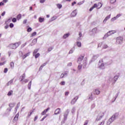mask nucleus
Returning <instances> with one entry per match:
<instances>
[{
  "label": "nucleus",
  "instance_id": "aec40b11",
  "mask_svg": "<svg viewBox=\"0 0 125 125\" xmlns=\"http://www.w3.org/2000/svg\"><path fill=\"white\" fill-rule=\"evenodd\" d=\"M15 105V104L14 103H11L9 104V106L10 108H13L14 106Z\"/></svg>",
  "mask_w": 125,
  "mask_h": 125
},
{
  "label": "nucleus",
  "instance_id": "6e6d98bb",
  "mask_svg": "<svg viewBox=\"0 0 125 125\" xmlns=\"http://www.w3.org/2000/svg\"><path fill=\"white\" fill-rule=\"evenodd\" d=\"M37 120H38V116H36L35 117L34 119V121L36 122V121H37Z\"/></svg>",
  "mask_w": 125,
  "mask_h": 125
},
{
  "label": "nucleus",
  "instance_id": "7c9ffc66",
  "mask_svg": "<svg viewBox=\"0 0 125 125\" xmlns=\"http://www.w3.org/2000/svg\"><path fill=\"white\" fill-rule=\"evenodd\" d=\"M116 0H110V3L113 4V3H115V2H116Z\"/></svg>",
  "mask_w": 125,
  "mask_h": 125
},
{
  "label": "nucleus",
  "instance_id": "13d9d810",
  "mask_svg": "<svg viewBox=\"0 0 125 125\" xmlns=\"http://www.w3.org/2000/svg\"><path fill=\"white\" fill-rule=\"evenodd\" d=\"M107 19H104V21H103V23H104V24H106V22H107Z\"/></svg>",
  "mask_w": 125,
  "mask_h": 125
},
{
  "label": "nucleus",
  "instance_id": "8fccbe9b",
  "mask_svg": "<svg viewBox=\"0 0 125 125\" xmlns=\"http://www.w3.org/2000/svg\"><path fill=\"white\" fill-rule=\"evenodd\" d=\"M64 74L62 73L60 76V78L61 79H63V78H64Z\"/></svg>",
  "mask_w": 125,
  "mask_h": 125
},
{
  "label": "nucleus",
  "instance_id": "ddd939ff",
  "mask_svg": "<svg viewBox=\"0 0 125 125\" xmlns=\"http://www.w3.org/2000/svg\"><path fill=\"white\" fill-rule=\"evenodd\" d=\"M99 68L100 69H102V70L105 69V66L104 65V63H102L99 66Z\"/></svg>",
  "mask_w": 125,
  "mask_h": 125
},
{
  "label": "nucleus",
  "instance_id": "393cba45",
  "mask_svg": "<svg viewBox=\"0 0 125 125\" xmlns=\"http://www.w3.org/2000/svg\"><path fill=\"white\" fill-rule=\"evenodd\" d=\"M39 50L40 49H36L33 52V55L35 56V54H36L37 52H38Z\"/></svg>",
  "mask_w": 125,
  "mask_h": 125
},
{
  "label": "nucleus",
  "instance_id": "e433bc0d",
  "mask_svg": "<svg viewBox=\"0 0 125 125\" xmlns=\"http://www.w3.org/2000/svg\"><path fill=\"white\" fill-rule=\"evenodd\" d=\"M78 69L79 71H82V65H78Z\"/></svg>",
  "mask_w": 125,
  "mask_h": 125
},
{
  "label": "nucleus",
  "instance_id": "412c9836",
  "mask_svg": "<svg viewBox=\"0 0 125 125\" xmlns=\"http://www.w3.org/2000/svg\"><path fill=\"white\" fill-rule=\"evenodd\" d=\"M74 50H75V47L73 48H72L70 51L68 53L69 54H72L74 52Z\"/></svg>",
  "mask_w": 125,
  "mask_h": 125
},
{
  "label": "nucleus",
  "instance_id": "9d476101",
  "mask_svg": "<svg viewBox=\"0 0 125 125\" xmlns=\"http://www.w3.org/2000/svg\"><path fill=\"white\" fill-rule=\"evenodd\" d=\"M49 110H50V107L47 108V109H46L43 111V112L41 113V115H42V116H43V115H44L45 114H46V112H48V111H49Z\"/></svg>",
  "mask_w": 125,
  "mask_h": 125
},
{
  "label": "nucleus",
  "instance_id": "a211bd4d",
  "mask_svg": "<svg viewBox=\"0 0 125 125\" xmlns=\"http://www.w3.org/2000/svg\"><path fill=\"white\" fill-rule=\"evenodd\" d=\"M21 17L22 15H21V14H19L17 17V20H20Z\"/></svg>",
  "mask_w": 125,
  "mask_h": 125
},
{
  "label": "nucleus",
  "instance_id": "a878e982",
  "mask_svg": "<svg viewBox=\"0 0 125 125\" xmlns=\"http://www.w3.org/2000/svg\"><path fill=\"white\" fill-rule=\"evenodd\" d=\"M77 44L78 47H81L82 46V43H81L80 42H77Z\"/></svg>",
  "mask_w": 125,
  "mask_h": 125
},
{
  "label": "nucleus",
  "instance_id": "4d7b16f0",
  "mask_svg": "<svg viewBox=\"0 0 125 125\" xmlns=\"http://www.w3.org/2000/svg\"><path fill=\"white\" fill-rule=\"evenodd\" d=\"M44 1H45V0H40V2L41 3H43V2H44Z\"/></svg>",
  "mask_w": 125,
  "mask_h": 125
},
{
  "label": "nucleus",
  "instance_id": "9b49d317",
  "mask_svg": "<svg viewBox=\"0 0 125 125\" xmlns=\"http://www.w3.org/2000/svg\"><path fill=\"white\" fill-rule=\"evenodd\" d=\"M98 57H99V55H96L94 56L91 60V62H93V61H94V60H96V59H97V58H98Z\"/></svg>",
  "mask_w": 125,
  "mask_h": 125
},
{
  "label": "nucleus",
  "instance_id": "09e8293b",
  "mask_svg": "<svg viewBox=\"0 0 125 125\" xmlns=\"http://www.w3.org/2000/svg\"><path fill=\"white\" fill-rule=\"evenodd\" d=\"M8 71V69H7V68H4V73H7Z\"/></svg>",
  "mask_w": 125,
  "mask_h": 125
},
{
  "label": "nucleus",
  "instance_id": "603ef678",
  "mask_svg": "<svg viewBox=\"0 0 125 125\" xmlns=\"http://www.w3.org/2000/svg\"><path fill=\"white\" fill-rule=\"evenodd\" d=\"M76 3H77V2L74 1L72 3L71 6H74V5H75V4H76Z\"/></svg>",
  "mask_w": 125,
  "mask_h": 125
},
{
  "label": "nucleus",
  "instance_id": "c03bdc74",
  "mask_svg": "<svg viewBox=\"0 0 125 125\" xmlns=\"http://www.w3.org/2000/svg\"><path fill=\"white\" fill-rule=\"evenodd\" d=\"M36 35H37V32H34L31 34V36H32V37H35V36H36Z\"/></svg>",
  "mask_w": 125,
  "mask_h": 125
},
{
  "label": "nucleus",
  "instance_id": "e2e57ef3",
  "mask_svg": "<svg viewBox=\"0 0 125 125\" xmlns=\"http://www.w3.org/2000/svg\"><path fill=\"white\" fill-rule=\"evenodd\" d=\"M110 15H109V16H107L106 18H105V19L106 20H109L110 19Z\"/></svg>",
  "mask_w": 125,
  "mask_h": 125
},
{
  "label": "nucleus",
  "instance_id": "2f4dec72",
  "mask_svg": "<svg viewBox=\"0 0 125 125\" xmlns=\"http://www.w3.org/2000/svg\"><path fill=\"white\" fill-rule=\"evenodd\" d=\"M54 47H51L50 48H48V51L49 52L50 51H51L52 50V49H53Z\"/></svg>",
  "mask_w": 125,
  "mask_h": 125
},
{
  "label": "nucleus",
  "instance_id": "f257e3e1",
  "mask_svg": "<svg viewBox=\"0 0 125 125\" xmlns=\"http://www.w3.org/2000/svg\"><path fill=\"white\" fill-rule=\"evenodd\" d=\"M119 116V113H116L115 114H114V115H113L109 120L106 123V125H111V124H112V123H113V122H114V121H115V120H116V119H117V118H118V116Z\"/></svg>",
  "mask_w": 125,
  "mask_h": 125
},
{
  "label": "nucleus",
  "instance_id": "4c0bfd02",
  "mask_svg": "<svg viewBox=\"0 0 125 125\" xmlns=\"http://www.w3.org/2000/svg\"><path fill=\"white\" fill-rule=\"evenodd\" d=\"M9 27L10 28H13V27H14V24H13L12 23H11L9 24Z\"/></svg>",
  "mask_w": 125,
  "mask_h": 125
},
{
  "label": "nucleus",
  "instance_id": "2eb2a0df",
  "mask_svg": "<svg viewBox=\"0 0 125 125\" xmlns=\"http://www.w3.org/2000/svg\"><path fill=\"white\" fill-rule=\"evenodd\" d=\"M69 36H70V33L65 34L63 36V39H66Z\"/></svg>",
  "mask_w": 125,
  "mask_h": 125
},
{
  "label": "nucleus",
  "instance_id": "4468645a",
  "mask_svg": "<svg viewBox=\"0 0 125 125\" xmlns=\"http://www.w3.org/2000/svg\"><path fill=\"white\" fill-rule=\"evenodd\" d=\"M100 93V91L98 90V89H96L94 92V94H96L97 95H98Z\"/></svg>",
  "mask_w": 125,
  "mask_h": 125
},
{
  "label": "nucleus",
  "instance_id": "6e6552de",
  "mask_svg": "<svg viewBox=\"0 0 125 125\" xmlns=\"http://www.w3.org/2000/svg\"><path fill=\"white\" fill-rule=\"evenodd\" d=\"M77 14H78V13L77 12V9H75L73 12H72L71 16L72 17H75V16H77Z\"/></svg>",
  "mask_w": 125,
  "mask_h": 125
},
{
  "label": "nucleus",
  "instance_id": "774afa93",
  "mask_svg": "<svg viewBox=\"0 0 125 125\" xmlns=\"http://www.w3.org/2000/svg\"><path fill=\"white\" fill-rule=\"evenodd\" d=\"M67 66H72V62H69L67 64Z\"/></svg>",
  "mask_w": 125,
  "mask_h": 125
},
{
  "label": "nucleus",
  "instance_id": "c85d7f7f",
  "mask_svg": "<svg viewBox=\"0 0 125 125\" xmlns=\"http://www.w3.org/2000/svg\"><path fill=\"white\" fill-rule=\"evenodd\" d=\"M12 21L13 22V23H15L17 21V19H16L15 18H14L12 19Z\"/></svg>",
  "mask_w": 125,
  "mask_h": 125
},
{
  "label": "nucleus",
  "instance_id": "37998d69",
  "mask_svg": "<svg viewBox=\"0 0 125 125\" xmlns=\"http://www.w3.org/2000/svg\"><path fill=\"white\" fill-rule=\"evenodd\" d=\"M32 30V28L28 27L27 28V32H31Z\"/></svg>",
  "mask_w": 125,
  "mask_h": 125
},
{
  "label": "nucleus",
  "instance_id": "1a4fd4ad",
  "mask_svg": "<svg viewBox=\"0 0 125 125\" xmlns=\"http://www.w3.org/2000/svg\"><path fill=\"white\" fill-rule=\"evenodd\" d=\"M60 113H61V109L60 108H58L55 110L54 114L58 115V114H60Z\"/></svg>",
  "mask_w": 125,
  "mask_h": 125
},
{
  "label": "nucleus",
  "instance_id": "f03ea898",
  "mask_svg": "<svg viewBox=\"0 0 125 125\" xmlns=\"http://www.w3.org/2000/svg\"><path fill=\"white\" fill-rule=\"evenodd\" d=\"M104 117V113L100 112L98 116H97V118L96 119V122H98V121H100Z\"/></svg>",
  "mask_w": 125,
  "mask_h": 125
},
{
  "label": "nucleus",
  "instance_id": "3c124183",
  "mask_svg": "<svg viewBox=\"0 0 125 125\" xmlns=\"http://www.w3.org/2000/svg\"><path fill=\"white\" fill-rule=\"evenodd\" d=\"M19 54H20V56H22L23 55V52L20 51L19 52Z\"/></svg>",
  "mask_w": 125,
  "mask_h": 125
},
{
  "label": "nucleus",
  "instance_id": "c756f323",
  "mask_svg": "<svg viewBox=\"0 0 125 125\" xmlns=\"http://www.w3.org/2000/svg\"><path fill=\"white\" fill-rule=\"evenodd\" d=\"M75 111H76V108L73 107V108H72V109L71 110V113L72 114H74L75 113Z\"/></svg>",
  "mask_w": 125,
  "mask_h": 125
},
{
  "label": "nucleus",
  "instance_id": "bb28decb",
  "mask_svg": "<svg viewBox=\"0 0 125 125\" xmlns=\"http://www.w3.org/2000/svg\"><path fill=\"white\" fill-rule=\"evenodd\" d=\"M119 94H120V92H119L118 93H117L116 94V96H115V98L114 101H113V102H114L115 101H116V100L117 99V98H118V97L119 96Z\"/></svg>",
  "mask_w": 125,
  "mask_h": 125
},
{
  "label": "nucleus",
  "instance_id": "0eeeda50",
  "mask_svg": "<svg viewBox=\"0 0 125 125\" xmlns=\"http://www.w3.org/2000/svg\"><path fill=\"white\" fill-rule=\"evenodd\" d=\"M83 56H81L80 57H79L78 59V61H77V62L79 64H81L82 62L83 61Z\"/></svg>",
  "mask_w": 125,
  "mask_h": 125
},
{
  "label": "nucleus",
  "instance_id": "f3484780",
  "mask_svg": "<svg viewBox=\"0 0 125 125\" xmlns=\"http://www.w3.org/2000/svg\"><path fill=\"white\" fill-rule=\"evenodd\" d=\"M39 22L40 23H42V22H43V21H44V18H42V17H40L39 18Z\"/></svg>",
  "mask_w": 125,
  "mask_h": 125
},
{
  "label": "nucleus",
  "instance_id": "de8ad7c7",
  "mask_svg": "<svg viewBox=\"0 0 125 125\" xmlns=\"http://www.w3.org/2000/svg\"><path fill=\"white\" fill-rule=\"evenodd\" d=\"M56 19H57V17H53L52 18V21H53L54 20H55Z\"/></svg>",
  "mask_w": 125,
  "mask_h": 125
},
{
  "label": "nucleus",
  "instance_id": "ea45409f",
  "mask_svg": "<svg viewBox=\"0 0 125 125\" xmlns=\"http://www.w3.org/2000/svg\"><path fill=\"white\" fill-rule=\"evenodd\" d=\"M102 44H103V43L102 42H100L98 45V47H101Z\"/></svg>",
  "mask_w": 125,
  "mask_h": 125
},
{
  "label": "nucleus",
  "instance_id": "473e14b6",
  "mask_svg": "<svg viewBox=\"0 0 125 125\" xmlns=\"http://www.w3.org/2000/svg\"><path fill=\"white\" fill-rule=\"evenodd\" d=\"M18 120V118L16 117H14V119L13 120V122L14 123H15V122H17Z\"/></svg>",
  "mask_w": 125,
  "mask_h": 125
},
{
  "label": "nucleus",
  "instance_id": "0e129e2a",
  "mask_svg": "<svg viewBox=\"0 0 125 125\" xmlns=\"http://www.w3.org/2000/svg\"><path fill=\"white\" fill-rule=\"evenodd\" d=\"M98 5L97 4L95 3L94 4V5L93 6V7H94V8H95V7H97Z\"/></svg>",
  "mask_w": 125,
  "mask_h": 125
},
{
  "label": "nucleus",
  "instance_id": "bf43d9fd",
  "mask_svg": "<svg viewBox=\"0 0 125 125\" xmlns=\"http://www.w3.org/2000/svg\"><path fill=\"white\" fill-rule=\"evenodd\" d=\"M20 44H21V42H18L16 43V45H18V46H19V45H20Z\"/></svg>",
  "mask_w": 125,
  "mask_h": 125
},
{
  "label": "nucleus",
  "instance_id": "cd10ccee",
  "mask_svg": "<svg viewBox=\"0 0 125 125\" xmlns=\"http://www.w3.org/2000/svg\"><path fill=\"white\" fill-rule=\"evenodd\" d=\"M34 55H35V58H38L40 55V53H38L36 54H35Z\"/></svg>",
  "mask_w": 125,
  "mask_h": 125
},
{
  "label": "nucleus",
  "instance_id": "338daca9",
  "mask_svg": "<svg viewBox=\"0 0 125 125\" xmlns=\"http://www.w3.org/2000/svg\"><path fill=\"white\" fill-rule=\"evenodd\" d=\"M27 23V20H24L23 22V24H26Z\"/></svg>",
  "mask_w": 125,
  "mask_h": 125
},
{
  "label": "nucleus",
  "instance_id": "a19ab883",
  "mask_svg": "<svg viewBox=\"0 0 125 125\" xmlns=\"http://www.w3.org/2000/svg\"><path fill=\"white\" fill-rule=\"evenodd\" d=\"M117 18H118L117 16L114 17L111 19V21H115V20H116Z\"/></svg>",
  "mask_w": 125,
  "mask_h": 125
},
{
  "label": "nucleus",
  "instance_id": "72a5a7b5",
  "mask_svg": "<svg viewBox=\"0 0 125 125\" xmlns=\"http://www.w3.org/2000/svg\"><path fill=\"white\" fill-rule=\"evenodd\" d=\"M10 65L11 68H13V67H14V63L13 62H11Z\"/></svg>",
  "mask_w": 125,
  "mask_h": 125
},
{
  "label": "nucleus",
  "instance_id": "20e7f679",
  "mask_svg": "<svg viewBox=\"0 0 125 125\" xmlns=\"http://www.w3.org/2000/svg\"><path fill=\"white\" fill-rule=\"evenodd\" d=\"M113 34H114L113 31H109L107 33V34H106L104 36V37H103L104 40L108 38L109 36H111V35H113Z\"/></svg>",
  "mask_w": 125,
  "mask_h": 125
},
{
  "label": "nucleus",
  "instance_id": "49530a36",
  "mask_svg": "<svg viewBox=\"0 0 125 125\" xmlns=\"http://www.w3.org/2000/svg\"><path fill=\"white\" fill-rule=\"evenodd\" d=\"M60 84H61V85H65V82L62 81L61 82Z\"/></svg>",
  "mask_w": 125,
  "mask_h": 125
},
{
  "label": "nucleus",
  "instance_id": "6ab92c4d",
  "mask_svg": "<svg viewBox=\"0 0 125 125\" xmlns=\"http://www.w3.org/2000/svg\"><path fill=\"white\" fill-rule=\"evenodd\" d=\"M97 31V28L96 27H95L92 30V33H93V34H96Z\"/></svg>",
  "mask_w": 125,
  "mask_h": 125
},
{
  "label": "nucleus",
  "instance_id": "a18cd8bd",
  "mask_svg": "<svg viewBox=\"0 0 125 125\" xmlns=\"http://www.w3.org/2000/svg\"><path fill=\"white\" fill-rule=\"evenodd\" d=\"M47 117V114H46V116H44L42 119L41 120V122H42V121H43V120H44V119H45L46 117Z\"/></svg>",
  "mask_w": 125,
  "mask_h": 125
},
{
  "label": "nucleus",
  "instance_id": "f704fd0d",
  "mask_svg": "<svg viewBox=\"0 0 125 125\" xmlns=\"http://www.w3.org/2000/svg\"><path fill=\"white\" fill-rule=\"evenodd\" d=\"M88 99H90L91 101L93 100V98H92V93H91V96H90Z\"/></svg>",
  "mask_w": 125,
  "mask_h": 125
},
{
  "label": "nucleus",
  "instance_id": "58836bf2",
  "mask_svg": "<svg viewBox=\"0 0 125 125\" xmlns=\"http://www.w3.org/2000/svg\"><path fill=\"white\" fill-rule=\"evenodd\" d=\"M37 41L38 40L37 39H35L32 41V42H34L35 44V43H37Z\"/></svg>",
  "mask_w": 125,
  "mask_h": 125
},
{
  "label": "nucleus",
  "instance_id": "4be33fe9",
  "mask_svg": "<svg viewBox=\"0 0 125 125\" xmlns=\"http://www.w3.org/2000/svg\"><path fill=\"white\" fill-rule=\"evenodd\" d=\"M83 62V68L84 69L86 67V61H84Z\"/></svg>",
  "mask_w": 125,
  "mask_h": 125
},
{
  "label": "nucleus",
  "instance_id": "f8f14e48",
  "mask_svg": "<svg viewBox=\"0 0 125 125\" xmlns=\"http://www.w3.org/2000/svg\"><path fill=\"white\" fill-rule=\"evenodd\" d=\"M24 79H25V73H23L22 75H21L20 77V82H22Z\"/></svg>",
  "mask_w": 125,
  "mask_h": 125
},
{
  "label": "nucleus",
  "instance_id": "7ed1b4c3",
  "mask_svg": "<svg viewBox=\"0 0 125 125\" xmlns=\"http://www.w3.org/2000/svg\"><path fill=\"white\" fill-rule=\"evenodd\" d=\"M124 40V38L122 37H118L116 39V42L118 44H122L123 43V41Z\"/></svg>",
  "mask_w": 125,
  "mask_h": 125
},
{
  "label": "nucleus",
  "instance_id": "5701e85b",
  "mask_svg": "<svg viewBox=\"0 0 125 125\" xmlns=\"http://www.w3.org/2000/svg\"><path fill=\"white\" fill-rule=\"evenodd\" d=\"M31 85H32V81H30L28 84V89H31Z\"/></svg>",
  "mask_w": 125,
  "mask_h": 125
},
{
  "label": "nucleus",
  "instance_id": "680f3d73",
  "mask_svg": "<svg viewBox=\"0 0 125 125\" xmlns=\"http://www.w3.org/2000/svg\"><path fill=\"white\" fill-rule=\"evenodd\" d=\"M87 124H88V120H86L85 121V123H84V125H87Z\"/></svg>",
  "mask_w": 125,
  "mask_h": 125
},
{
  "label": "nucleus",
  "instance_id": "dca6fc26",
  "mask_svg": "<svg viewBox=\"0 0 125 125\" xmlns=\"http://www.w3.org/2000/svg\"><path fill=\"white\" fill-rule=\"evenodd\" d=\"M13 83V80H11L8 82V83L6 84V85L8 86L10 85V84H12Z\"/></svg>",
  "mask_w": 125,
  "mask_h": 125
},
{
  "label": "nucleus",
  "instance_id": "423d86ee",
  "mask_svg": "<svg viewBox=\"0 0 125 125\" xmlns=\"http://www.w3.org/2000/svg\"><path fill=\"white\" fill-rule=\"evenodd\" d=\"M78 99H79V96H77L71 101V104L74 105V104L77 102V100H78Z\"/></svg>",
  "mask_w": 125,
  "mask_h": 125
},
{
  "label": "nucleus",
  "instance_id": "5fc2aeb1",
  "mask_svg": "<svg viewBox=\"0 0 125 125\" xmlns=\"http://www.w3.org/2000/svg\"><path fill=\"white\" fill-rule=\"evenodd\" d=\"M107 47H108V45L107 44L104 45V46H103L104 48H107Z\"/></svg>",
  "mask_w": 125,
  "mask_h": 125
},
{
  "label": "nucleus",
  "instance_id": "c9c22d12",
  "mask_svg": "<svg viewBox=\"0 0 125 125\" xmlns=\"http://www.w3.org/2000/svg\"><path fill=\"white\" fill-rule=\"evenodd\" d=\"M118 78H119V76H114V81H115V82H117V81H118Z\"/></svg>",
  "mask_w": 125,
  "mask_h": 125
},
{
  "label": "nucleus",
  "instance_id": "79ce46f5",
  "mask_svg": "<svg viewBox=\"0 0 125 125\" xmlns=\"http://www.w3.org/2000/svg\"><path fill=\"white\" fill-rule=\"evenodd\" d=\"M11 94H12V91H10L9 92H8L7 95L8 96H10V95H11Z\"/></svg>",
  "mask_w": 125,
  "mask_h": 125
},
{
  "label": "nucleus",
  "instance_id": "864d4df0",
  "mask_svg": "<svg viewBox=\"0 0 125 125\" xmlns=\"http://www.w3.org/2000/svg\"><path fill=\"white\" fill-rule=\"evenodd\" d=\"M104 124H105V121H103L100 124V125H104Z\"/></svg>",
  "mask_w": 125,
  "mask_h": 125
},
{
  "label": "nucleus",
  "instance_id": "052dcab7",
  "mask_svg": "<svg viewBox=\"0 0 125 125\" xmlns=\"http://www.w3.org/2000/svg\"><path fill=\"white\" fill-rule=\"evenodd\" d=\"M31 53L29 52L28 53H27V54H25L24 55L26 56V57H27V56H29V55H30V54Z\"/></svg>",
  "mask_w": 125,
  "mask_h": 125
},
{
  "label": "nucleus",
  "instance_id": "69168bd1",
  "mask_svg": "<svg viewBox=\"0 0 125 125\" xmlns=\"http://www.w3.org/2000/svg\"><path fill=\"white\" fill-rule=\"evenodd\" d=\"M27 44V42L24 43L23 44L21 45V47H24Z\"/></svg>",
  "mask_w": 125,
  "mask_h": 125
},
{
  "label": "nucleus",
  "instance_id": "b1692460",
  "mask_svg": "<svg viewBox=\"0 0 125 125\" xmlns=\"http://www.w3.org/2000/svg\"><path fill=\"white\" fill-rule=\"evenodd\" d=\"M57 6L58 8H59V9H60V8H62V4H57Z\"/></svg>",
  "mask_w": 125,
  "mask_h": 125
},
{
  "label": "nucleus",
  "instance_id": "39448f33",
  "mask_svg": "<svg viewBox=\"0 0 125 125\" xmlns=\"http://www.w3.org/2000/svg\"><path fill=\"white\" fill-rule=\"evenodd\" d=\"M9 47H11L12 49H15L18 47V45H16V43L11 44L9 45Z\"/></svg>",
  "mask_w": 125,
  "mask_h": 125
}]
</instances>
